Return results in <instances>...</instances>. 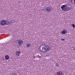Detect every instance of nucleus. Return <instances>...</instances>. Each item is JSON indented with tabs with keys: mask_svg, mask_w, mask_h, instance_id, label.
I'll return each instance as SVG.
<instances>
[{
	"mask_svg": "<svg viewBox=\"0 0 75 75\" xmlns=\"http://www.w3.org/2000/svg\"><path fill=\"white\" fill-rule=\"evenodd\" d=\"M50 47H48V48H47V51H48V50H50Z\"/></svg>",
	"mask_w": 75,
	"mask_h": 75,
	"instance_id": "11",
	"label": "nucleus"
},
{
	"mask_svg": "<svg viewBox=\"0 0 75 75\" xmlns=\"http://www.w3.org/2000/svg\"><path fill=\"white\" fill-rule=\"evenodd\" d=\"M21 54V52H20L18 51L16 53V55L18 56H19V55H20Z\"/></svg>",
	"mask_w": 75,
	"mask_h": 75,
	"instance_id": "4",
	"label": "nucleus"
},
{
	"mask_svg": "<svg viewBox=\"0 0 75 75\" xmlns=\"http://www.w3.org/2000/svg\"><path fill=\"white\" fill-rule=\"evenodd\" d=\"M46 11H51V9L50 8H47Z\"/></svg>",
	"mask_w": 75,
	"mask_h": 75,
	"instance_id": "7",
	"label": "nucleus"
},
{
	"mask_svg": "<svg viewBox=\"0 0 75 75\" xmlns=\"http://www.w3.org/2000/svg\"><path fill=\"white\" fill-rule=\"evenodd\" d=\"M71 2L73 4L75 3V0H71Z\"/></svg>",
	"mask_w": 75,
	"mask_h": 75,
	"instance_id": "9",
	"label": "nucleus"
},
{
	"mask_svg": "<svg viewBox=\"0 0 75 75\" xmlns=\"http://www.w3.org/2000/svg\"><path fill=\"white\" fill-rule=\"evenodd\" d=\"M30 45H27V47H30Z\"/></svg>",
	"mask_w": 75,
	"mask_h": 75,
	"instance_id": "12",
	"label": "nucleus"
},
{
	"mask_svg": "<svg viewBox=\"0 0 75 75\" xmlns=\"http://www.w3.org/2000/svg\"><path fill=\"white\" fill-rule=\"evenodd\" d=\"M56 66H58V64H56Z\"/></svg>",
	"mask_w": 75,
	"mask_h": 75,
	"instance_id": "13",
	"label": "nucleus"
},
{
	"mask_svg": "<svg viewBox=\"0 0 75 75\" xmlns=\"http://www.w3.org/2000/svg\"><path fill=\"white\" fill-rule=\"evenodd\" d=\"M67 33V30H64L62 32V34H66Z\"/></svg>",
	"mask_w": 75,
	"mask_h": 75,
	"instance_id": "6",
	"label": "nucleus"
},
{
	"mask_svg": "<svg viewBox=\"0 0 75 75\" xmlns=\"http://www.w3.org/2000/svg\"><path fill=\"white\" fill-rule=\"evenodd\" d=\"M23 43V42L22 40L19 41L18 42V44L19 45H21Z\"/></svg>",
	"mask_w": 75,
	"mask_h": 75,
	"instance_id": "3",
	"label": "nucleus"
},
{
	"mask_svg": "<svg viewBox=\"0 0 75 75\" xmlns=\"http://www.w3.org/2000/svg\"><path fill=\"white\" fill-rule=\"evenodd\" d=\"M62 41H64V39H62Z\"/></svg>",
	"mask_w": 75,
	"mask_h": 75,
	"instance_id": "15",
	"label": "nucleus"
},
{
	"mask_svg": "<svg viewBox=\"0 0 75 75\" xmlns=\"http://www.w3.org/2000/svg\"><path fill=\"white\" fill-rule=\"evenodd\" d=\"M44 50H46V49L45 48Z\"/></svg>",
	"mask_w": 75,
	"mask_h": 75,
	"instance_id": "17",
	"label": "nucleus"
},
{
	"mask_svg": "<svg viewBox=\"0 0 75 75\" xmlns=\"http://www.w3.org/2000/svg\"><path fill=\"white\" fill-rule=\"evenodd\" d=\"M48 47V46H47L46 47Z\"/></svg>",
	"mask_w": 75,
	"mask_h": 75,
	"instance_id": "18",
	"label": "nucleus"
},
{
	"mask_svg": "<svg viewBox=\"0 0 75 75\" xmlns=\"http://www.w3.org/2000/svg\"><path fill=\"white\" fill-rule=\"evenodd\" d=\"M72 27H73V28H75V25L73 24L72 25Z\"/></svg>",
	"mask_w": 75,
	"mask_h": 75,
	"instance_id": "10",
	"label": "nucleus"
},
{
	"mask_svg": "<svg viewBox=\"0 0 75 75\" xmlns=\"http://www.w3.org/2000/svg\"><path fill=\"white\" fill-rule=\"evenodd\" d=\"M57 75H62V73L61 71H59L57 73Z\"/></svg>",
	"mask_w": 75,
	"mask_h": 75,
	"instance_id": "5",
	"label": "nucleus"
},
{
	"mask_svg": "<svg viewBox=\"0 0 75 75\" xmlns=\"http://www.w3.org/2000/svg\"><path fill=\"white\" fill-rule=\"evenodd\" d=\"M67 10H70V8H69V7H68V9Z\"/></svg>",
	"mask_w": 75,
	"mask_h": 75,
	"instance_id": "14",
	"label": "nucleus"
},
{
	"mask_svg": "<svg viewBox=\"0 0 75 75\" xmlns=\"http://www.w3.org/2000/svg\"><path fill=\"white\" fill-rule=\"evenodd\" d=\"M39 58H41V57H39Z\"/></svg>",
	"mask_w": 75,
	"mask_h": 75,
	"instance_id": "19",
	"label": "nucleus"
},
{
	"mask_svg": "<svg viewBox=\"0 0 75 75\" xmlns=\"http://www.w3.org/2000/svg\"><path fill=\"white\" fill-rule=\"evenodd\" d=\"M44 47H42V50H43V49H44Z\"/></svg>",
	"mask_w": 75,
	"mask_h": 75,
	"instance_id": "16",
	"label": "nucleus"
},
{
	"mask_svg": "<svg viewBox=\"0 0 75 75\" xmlns=\"http://www.w3.org/2000/svg\"><path fill=\"white\" fill-rule=\"evenodd\" d=\"M6 21L3 20L1 22V25H4L6 23Z\"/></svg>",
	"mask_w": 75,
	"mask_h": 75,
	"instance_id": "2",
	"label": "nucleus"
},
{
	"mask_svg": "<svg viewBox=\"0 0 75 75\" xmlns=\"http://www.w3.org/2000/svg\"><path fill=\"white\" fill-rule=\"evenodd\" d=\"M62 9L64 11H66L67 10V7L66 5H62L61 6Z\"/></svg>",
	"mask_w": 75,
	"mask_h": 75,
	"instance_id": "1",
	"label": "nucleus"
},
{
	"mask_svg": "<svg viewBox=\"0 0 75 75\" xmlns=\"http://www.w3.org/2000/svg\"><path fill=\"white\" fill-rule=\"evenodd\" d=\"M5 57L6 59H8V58H9V57H8V56L7 55H6Z\"/></svg>",
	"mask_w": 75,
	"mask_h": 75,
	"instance_id": "8",
	"label": "nucleus"
}]
</instances>
